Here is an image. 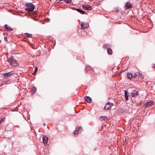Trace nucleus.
Returning a JSON list of instances; mask_svg holds the SVG:
<instances>
[{"label": "nucleus", "mask_w": 155, "mask_h": 155, "mask_svg": "<svg viewBox=\"0 0 155 155\" xmlns=\"http://www.w3.org/2000/svg\"><path fill=\"white\" fill-rule=\"evenodd\" d=\"M7 61L13 66H17L18 65V63L17 62L15 58L13 56H12L11 57L8 58Z\"/></svg>", "instance_id": "nucleus-1"}, {"label": "nucleus", "mask_w": 155, "mask_h": 155, "mask_svg": "<svg viewBox=\"0 0 155 155\" xmlns=\"http://www.w3.org/2000/svg\"><path fill=\"white\" fill-rule=\"evenodd\" d=\"M27 8H25V10L28 12L32 11L35 8V5L31 3H27L25 4Z\"/></svg>", "instance_id": "nucleus-2"}, {"label": "nucleus", "mask_w": 155, "mask_h": 155, "mask_svg": "<svg viewBox=\"0 0 155 155\" xmlns=\"http://www.w3.org/2000/svg\"><path fill=\"white\" fill-rule=\"evenodd\" d=\"M113 104L112 103L107 102L105 105L104 109L105 110H110L111 109Z\"/></svg>", "instance_id": "nucleus-3"}, {"label": "nucleus", "mask_w": 155, "mask_h": 155, "mask_svg": "<svg viewBox=\"0 0 155 155\" xmlns=\"http://www.w3.org/2000/svg\"><path fill=\"white\" fill-rule=\"evenodd\" d=\"M81 28L82 29L87 28L89 27V24L88 23L84 22L81 23Z\"/></svg>", "instance_id": "nucleus-4"}, {"label": "nucleus", "mask_w": 155, "mask_h": 155, "mask_svg": "<svg viewBox=\"0 0 155 155\" xmlns=\"http://www.w3.org/2000/svg\"><path fill=\"white\" fill-rule=\"evenodd\" d=\"M154 103L153 101H151L147 102L145 104V107L147 108L150 106L153 105Z\"/></svg>", "instance_id": "nucleus-5"}, {"label": "nucleus", "mask_w": 155, "mask_h": 155, "mask_svg": "<svg viewBox=\"0 0 155 155\" xmlns=\"http://www.w3.org/2000/svg\"><path fill=\"white\" fill-rule=\"evenodd\" d=\"M82 6L83 8L85 10H91L92 9V7L90 5H86L85 4H84Z\"/></svg>", "instance_id": "nucleus-6"}, {"label": "nucleus", "mask_w": 155, "mask_h": 155, "mask_svg": "<svg viewBox=\"0 0 155 155\" xmlns=\"http://www.w3.org/2000/svg\"><path fill=\"white\" fill-rule=\"evenodd\" d=\"M132 5L130 2H127L125 3V6L126 9H129L131 8L132 7Z\"/></svg>", "instance_id": "nucleus-7"}, {"label": "nucleus", "mask_w": 155, "mask_h": 155, "mask_svg": "<svg viewBox=\"0 0 155 155\" xmlns=\"http://www.w3.org/2000/svg\"><path fill=\"white\" fill-rule=\"evenodd\" d=\"M138 91L134 90L132 92L131 94V95L132 97H136L138 96Z\"/></svg>", "instance_id": "nucleus-8"}, {"label": "nucleus", "mask_w": 155, "mask_h": 155, "mask_svg": "<svg viewBox=\"0 0 155 155\" xmlns=\"http://www.w3.org/2000/svg\"><path fill=\"white\" fill-rule=\"evenodd\" d=\"M48 141V138L45 135L43 136V141L44 144H46Z\"/></svg>", "instance_id": "nucleus-9"}, {"label": "nucleus", "mask_w": 155, "mask_h": 155, "mask_svg": "<svg viewBox=\"0 0 155 155\" xmlns=\"http://www.w3.org/2000/svg\"><path fill=\"white\" fill-rule=\"evenodd\" d=\"M84 99L85 101H86L88 103H90L92 101L91 98L87 96L85 97Z\"/></svg>", "instance_id": "nucleus-10"}, {"label": "nucleus", "mask_w": 155, "mask_h": 155, "mask_svg": "<svg viewBox=\"0 0 155 155\" xmlns=\"http://www.w3.org/2000/svg\"><path fill=\"white\" fill-rule=\"evenodd\" d=\"M36 90L37 89L35 87H33L30 91L31 94L33 95L36 92Z\"/></svg>", "instance_id": "nucleus-11"}, {"label": "nucleus", "mask_w": 155, "mask_h": 155, "mask_svg": "<svg viewBox=\"0 0 155 155\" xmlns=\"http://www.w3.org/2000/svg\"><path fill=\"white\" fill-rule=\"evenodd\" d=\"M13 73L12 71L8 72V73H4L3 74L5 77H9L10 76L12 75Z\"/></svg>", "instance_id": "nucleus-12"}, {"label": "nucleus", "mask_w": 155, "mask_h": 155, "mask_svg": "<svg viewBox=\"0 0 155 155\" xmlns=\"http://www.w3.org/2000/svg\"><path fill=\"white\" fill-rule=\"evenodd\" d=\"M128 96H129L127 90H125L124 96L126 101L128 100Z\"/></svg>", "instance_id": "nucleus-13"}, {"label": "nucleus", "mask_w": 155, "mask_h": 155, "mask_svg": "<svg viewBox=\"0 0 155 155\" xmlns=\"http://www.w3.org/2000/svg\"><path fill=\"white\" fill-rule=\"evenodd\" d=\"M4 26L5 28H6V29L8 31H12L13 30V29L12 28L9 26H8L6 24Z\"/></svg>", "instance_id": "nucleus-14"}, {"label": "nucleus", "mask_w": 155, "mask_h": 155, "mask_svg": "<svg viewBox=\"0 0 155 155\" xmlns=\"http://www.w3.org/2000/svg\"><path fill=\"white\" fill-rule=\"evenodd\" d=\"M136 75L137 76L141 77L142 79H143L144 76L143 74L139 72H137L136 73Z\"/></svg>", "instance_id": "nucleus-15"}, {"label": "nucleus", "mask_w": 155, "mask_h": 155, "mask_svg": "<svg viewBox=\"0 0 155 155\" xmlns=\"http://www.w3.org/2000/svg\"><path fill=\"white\" fill-rule=\"evenodd\" d=\"M76 10L82 14H85V12L83 10L79 8H76Z\"/></svg>", "instance_id": "nucleus-16"}, {"label": "nucleus", "mask_w": 155, "mask_h": 155, "mask_svg": "<svg viewBox=\"0 0 155 155\" xmlns=\"http://www.w3.org/2000/svg\"><path fill=\"white\" fill-rule=\"evenodd\" d=\"M127 75L128 78L130 79H131L132 78V74L131 73L127 72Z\"/></svg>", "instance_id": "nucleus-17"}, {"label": "nucleus", "mask_w": 155, "mask_h": 155, "mask_svg": "<svg viewBox=\"0 0 155 155\" xmlns=\"http://www.w3.org/2000/svg\"><path fill=\"white\" fill-rule=\"evenodd\" d=\"M107 52L110 55L112 54V49L110 48H107Z\"/></svg>", "instance_id": "nucleus-18"}, {"label": "nucleus", "mask_w": 155, "mask_h": 155, "mask_svg": "<svg viewBox=\"0 0 155 155\" xmlns=\"http://www.w3.org/2000/svg\"><path fill=\"white\" fill-rule=\"evenodd\" d=\"M91 67L87 66V67H86V68L85 69V70H86V71L88 72V73H89V72L88 71L89 70L90 71V70H91Z\"/></svg>", "instance_id": "nucleus-19"}, {"label": "nucleus", "mask_w": 155, "mask_h": 155, "mask_svg": "<svg viewBox=\"0 0 155 155\" xmlns=\"http://www.w3.org/2000/svg\"><path fill=\"white\" fill-rule=\"evenodd\" d=\"M25 34L26 35V36L28 37V38H32V34H29L28 33H25Z\"/></svg>", "instance_id": "nucleus-20"}, {"label": "nucleus", "mask_w": 155, "mask_h": 155, "mask_svg": "<svg viewBox=\"0 0 155 155\" xmlns=\"http://www.w3.org/2000/svg\"><path fill=\"white\" fill-rule=\"evenodd\" d=\"M79 131V130L77 129V128H76V130L74 131V135L75 136H76V134H78V131Z\"/></svg>", "instance_id": "nucleus-21"}, {"label": "nucleus", "mask_w": 155, "mask_h": 155, "mask_svg": "<svg viewBox=\"0 0 155 155\" xmlns=\"http://www.w3.org/2000/svg\"><path fill=\"white\" fill-rule=\"evenodd\" d=\"M67 3H70L71 2L72 0H64Z\"/></svg>", "instance_id": "nucleus-22"}, {"label": "nucleus", "mask_w": 155, "mask_h": 155, "mask_svg": "<svg viewBox=\"0 0 155 155\" xmlns=\"http://www.w3.org/2000/svg\"><path fill=\"white\" fill-rule=\"evenodd\" d=\"M108 47V45L107 44H104L103 45V48L106 49Z\"/></svg>", "instance_id": "nucleus-23"}, {"label": "nucleus", "mask_w": 155, "mask_h": 155, "mask_svg": "<svg viewBox=\"0 0 155 155\" xmlns=\"http://www.w3.org/2000/svg\"><path fill=\"white\" fill-rule=\"evenodd\" d=\"M5 119V118L3 117V118H2L0 120V124L2 123V122H3Z\"/></svg>", "instance_id": "nucleus-24"}, {"label": "nucleus", "mask_w": 155, "mask_h": 155, "mask_svg": "<svg viewBox=\"0 0 155 155\" xmlns=\"http://www.w3.org/2000/svg\"><path fill=\"white\" fill-rule=\"evenodd\" d=\"M100 120H104V116H101L100 117Z\"/></svg>", "instance_id": "nucleus-25"}, {"label": "nucleus", "mask_w": 155, "mask_h": 155, "mask_svg": "<svg viewBox=\"0 0 155 155\" xmlns=\"http://www.w3.org/2000/svg\"><path fill=\"white\" fill-rule=\"evenodd\" d=\"M5 40L6 41V42H7L8 39H7V37L5 36L4 38Z\"/></svg>", "instance_id": "nucleus-26"}, {"label": "nucleus", "mask_w": 155, "mask_h": 155, "mask_svg": "<svg viewBox=\"0 0 155 155\" xmlns=\"http://www.w3.org/2000/svg\"><path fill=\"white\" fill-rule=\"evenodd\" d=\"M152 67L153 68H154L155 69V64H153L152 65Z\"/></svg>", "instance_id": "nucleus-27"}, {"label": "nucleus", "mask_w": 155, "mask_h": 155, "mask_svg": "<svg viewBox=\"0 0 155 155\" xmlns=\"http://www.w3.org/2000/svg\"><path fill=\"white\" fill-rule=\"evenodd\" d=\"M104 120L105 119H107V118H108L107 117V116H104Z\"/></svg>", "instance_id": "nucleus-28"}, {"label": "nucleus", "mask_w": 155, "mask_h": 155, "mask_svg": "<svg viewBox=\"0 0 155 155\" xmlns=\"http://www.w3.org/2000/svg\"><path fill=\"white\" fill-rule=\"evenodd\" d=\"M137 76V75H136V73H135V74L134 76H133L132 75V77H134V78H136Z\"/></svg>", "instance_id": "nucleus-29"}, {"label": "nucleus", "mask_w": 155, "mask_h": 155, "mask_svg": "<svg viewBox=\"0 0 155 155\" xmlns=\"http://www.w3.org/2000/svg\"><path fill=\"white\" fill-rule=\"evenodd\" d=\"M82 127H81L80 126V127H78V129H79V130H80L81 129H82Z\"/></svg>", "instance_id": "nucleus-30"}, {"label": "nucleus", "mask_w": 155, "mask_h": 155, "mask_svg": "<svg viewBox=\"0 0 155 155\" xmlns=\"http://www.w3.org/2000/svg\"><path fill=\"white\" fill-rule=\"evenodd\" d=\"M36 74V73L34 72H33V73H32V74L33 75H35V74Z\"/></svg>", "instance_id": "nucleus-31"}, {"label": "nucleus", "mask_w": 155, "mask_h": 155, "mask_svg": "<svg viewBox=\"0 0 155 155\" xmlns=\"http://www.w3.org/2000/svg\"><path fill=\"white\" fill-rule=\"evenodd\" d=\"M35 69H36L37 70H38V67L37 66H36L35 67Z\"/></svg>", "instance_id": "nucleus-32"}, {"label": "nucleus", "mask_w": 155, "mask_h": 155, "mask_svg": "<svg viewBox=\"0 0 155 155\" xmlns=\"http://www.w3.org/2000/svg\"><path fill=\"white\" fill-rule=\"evenodd\" d=\"M37 71V70L35 69L34 72L36 73Z\"/></svg>", "instance_id": "nucleus-33"}, {"label": "nucleus", "mask_w": 155, "mask_h": 155, "mask_svg": "<svg viewBox=\"0 0 155 155\" xmlns=\"http://www.w3.org/2000/svg\"><path fill=\"white\" fill-rule=\"evenodd\" d=\"M126 70V69H125L124 70H122V71H121V72H124V71H125V70Z\"/></svg>", "instance_id": "nucleus-34"}, {"label": "nucleus", "mask_w": 155, "mask_h": 155, "mask_svg": "<svg viewBox=\"0 0 155 155\" xmlns=\"http://www.w3.org/2000/svg\"><path fill=\"white\" fill-rule=\"evenodd\" d=\"M96 147H95V148H94V150H96Z\"/></svg>", "instance_id": "nucleus-35"}, {"label": "nucleus", "mask_w": 155, "mask_h": 155, "mask_svg": "<svg viewBox=\"0 0 155 155\" xmlns=\"http://www.w3.org/2000/svg\"><path fill=\"white\" fill-rule=\"evenodd\" d=\"M43 125H44V126H45L46 125V124H45V123H44V124H43Z\"/></svg>", "instance_id": "nucleus-36"}, {"label": "nucleus", "mask_w": 155, "mask_h": 155, "mask_svg": "<svg viewBox=\"0 0 155 155\" xmlns=\"http://www.w3.org/2000/svg\"><path fill=\"white\" fill-rule=\"evenodd\" d=\"M3 34L4 35H5V33H3Z\"/></svg>", "instance_id": "nucleus-37"}, {"label": "nucleus", "mask_w": 155, "mask_h": 155, "mask_svg": "<svg viewBox=\"0 0 155 155\" xmlns=\"http://www.w3.org/2000/svg\"><path fill=\"white\" fill-rule=\"evenodd\" d=\"M51 1V0H50Z\"/></svg>", "instance_id": "nucleus-38"}]
</instances>
